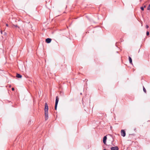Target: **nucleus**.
Listing matches in <instances>:
<instances>
[{
    "instance_id": "f257e3e1",
    "label": "nucleus",
    "mask_w": 150,
    "mask_h": 150,
    "mask_svg": "<svg viewBox=\"0 0 150 150\" xmlns=\"http://www.w3.org/2000/svg\"><path fill=\"white\" fill-rule=\"evenodd\" d=\"M59 100V98H58L57 96L56 97L55 105V107H54L55 109L56 110L57 109V104H58V103Z\"/></svg>"
},
{
    "instance_id": "f03ea898",
    "label": "nucleus",
    "mask_w": 150,
    "mask_h": 150,
    "mask_svg": "<svg viewBox=\"0 0 150 150\" xmlns=\"http://www.w3.org/2000/svg\"><path fill=\"white\" fill-rule=\"evenodd\" d=\"M45 112H48V106L47 103H45Z\"/></svg>"
},
{
    "instance_id": "7ed1b4c3",
    "label": "nucleus",
    "mask_w": 150,
    "mask_h": 150,
    "mask_svg": "<svg viewBox=\"0 0 150 150\" xmlns=\"http://www.w3.org/2000/svg\"><path fill=\"white\" fill-rule=\"evenodd\" d=\"M121 134L122 136L123 137H125L126 135V133L125 130L123 129L121 131Z\"/></svg>"
},
{
    "instance_id": "20e7f679",
    "label": "nucleus",
    "mask_w": 150,
    "mask_h": 150,
    "mask_svg": "<svg viewBox=\"0 0 150 150\" xmlns=\"http://www.w3.org/2000/svg\"><path fill=\"white\" fill-rule=\"evenodd\" d=\"M45 119L47 120L48 118V112H45Z\"/></svg>"
},
{
    "instance_id": "39448f33",
    "label": "nucleus",
    "mask_w": 150,
    "mask_h": 150,
    "mask_svg": "<svg viewBox=\"0 0 150 150\" xmlns=\"http://www.w3.org/2000/svg\"><path fill=\"white\" fill-rule=\"evenodd\" d=\"M107 139V137L106 136H105L103 138V143L107 145V144H106V141Z\"/></svg>"
},
{
    "instance_id": "423d86ee",
    "label": "nucleus",
    "mask_w": 150,
    "mask_h": 150,
    "mask_svg": "<svg viewBox=\"0 0 150 150\" xmlns=\"http://www.w3.org/2000/svg\"><path fill=\"white\" fill-rule=\"evenodd\" d=\"M110 149L111 150H118L119 148L117 146H115L111 147Z\"/></svg>"
},
{
    "instance_id": "0eeeda50",
    "label": "nucleus",
    "mask_w": 150,
    "mask_h": 150,
    "mask_svg": "<svg viewBox=\"0 0 150 150\" xmlns=\"http://www.w3.org/2000/svg\"><path fill=\"white\" fill-rule=\"evenodd\" d=\"M52 40V39L50 38H47L45 40V42L47 43H50Z\"/></svg>"
},
{
    "instance_id": "6e6552de",
    "label": "nucleus",
    "mask_w": 150,
    "mask_h": 150,
    "mask_svg": "<svg viewBox=\"0 0 150 150\" xmlns=\"http://www.w3.org/2000/svg\"><path fill=\"white\" fill-rule=\"evenodd\" d=\"M22 76L20 74L18 73L16 74V77L18 78H21Z\"/></svg>"
},
{
    "instance_id": "1a4fd4ad",
    "label": "nucleus",
    "mask_w": 150,
    "mask_h": 150,
    "mask_svg": "<svg viewBox=\"0 0 150 150\" xmlns=\"http://www.w3.org/2000/svg\"><path fill=\"white\" fill-rule=\"evenodd\" d=\"M129 63H131V64H132V58L130 57L129 56Z\"/></svg>"
},
{
    "instance_id": "9d476101",
    "label": "nucleus",
    "mask_w": 150,
    "mask_h": 150,
    "mask_svg": "<svg viewBox=\"0 0 150 150\" xmlns=\"http://www.w3.org/2000/svg\"><path fill=\"white\" fill-rule=\"evenodd\" d=\"M143 90L144 91L145 93H146V90L144 86H143Z\"/></svg>"
},
{
    "instance_id": "9b49d317",
    "label": "nucleus",
    "mask_w": 150,
    "mask_h": 150,
    "mask_svg": "<svg viewBox=\"0 0 150 150\" xmlns=\"http://www.w3.org/2000/svg\"><path fill=\"white\" fill-rule=\"evenodd\" d=\"M147 9L148 10H149L150 9V4H149L148 6Z\"/></svg>"
},
{
    "instance_id": "f8f14e48",
    "label": "nucleus",
    "mask_w": 150,
    "mask_h": 150,
    "mask_svg": "<svg viewBox=\"0 0 150 150\" xmlns=\"http://www.w3.org/2000/svg\"><path fill=\"white\" fill-rule=\"evenodd\" d=\"M149 31H147L146 33V35H147L148 36L149 35Z\"/></svg>"
},
{
    "instance_id": "ddd939ff",
    "label": "nucleus",
    "mask_w": 150,
    "mask_h": 150,
    "mask_svg": "<svg viewBox=\"0 0 150 150\" xmlns=\"http://www.w3.org/2000/svg\"><path fill=\"white\" fill-rule=\"evenodd\" d=\"M141 9L142 11H143L144 10V8L143 7H141Z\"/></svg>"
},
{
    "instance_id": "4468645a",
    "label": "nucleus",
    "mask_w": 150,
    "mask_h": 150,
    "mask_svg": "<svg viewBox=\"0 0 150 150\" xmlns=\"http://www.w3.org/2000/svg\"><path fill=\"white\" fill-rule=\"evenodd\" d=\"M14 26L16 27H18L19 28V27L17 25H14Z\"/></svg>"
},
{
    "instance_id": "2eb2a0df",
    "label": "nucleus",
    "mask_w": 150,
    "mask_h": 150,
    "mask_svg": "<svg viewBox=\"0 0 150 150\" xmlns=\"http://www.w3.org/2000/svg\"><path fill=\"white\" fill-rule=\"evenodd\" d=\"M149 27V26L148 25H146V28H148Z\"/></svg>"
},
{
    "instance_id": "dca6fc26",
    "label": "nucleus",
    "mask_w": 150,
    "mask_h": 150,
    "mask_svg": "<svg viewBox=\"0 0 150 150\" xmlns=\"http://www.w3.org/2000/svg\"><path fill=\"white\" fill-rule=\"evenodd\" d=\"M14 89H14V88H12V91H14Z\"/></svg>"
},
{
    "instance_id": "f3484780",
    "label": "nucleus",
    "mask_w": 150,
    "mask_h": 150,
    "mask_svg": "<svg viewBox=\"0 0 150 150\" xmlns=\"http://www.w3.org/2000/svg\"><path fill=\"white\" fill-rule=\"evenodd\" d=\"M8 87L9 88H10L11 87V85H9Z\"/></svg>"
},
{
    "instance_id": "a211bd4d",
    "label": "nucleus",
    "mask_w": 150,
    "mask_h": 150,
    "mask_svg": "<svg viewBox=\"0 0 150 150\" xmlns=\"http://www.w3.org/2000/svg\"><path fill=\"white\" fill-rule=\"evenodd\" d=\"M6 32H5V33H4V35H6Z\"/></svg>"
},
{
    "instance_id": "6ab92c4d",
    "label": "nucleus",
    "mask_w": 150,
    "mask_h": 150,
    "mask_svg": "<svg viewBox=\"0 0 150 150\" xmlns=\"http://www.w3.org/2000/svg\"><path fill=\"white\" fill-rule=\"evenodd\" d=\"M6 26H7V27H8V25L7 24H6Z\"/></svg>"
},
{
    "instance_id": "aec40b11",
    "label": "nucleus",
    "mask_w": 150,
    "mask_h": 150,
    "mask_svg": "<svg viewBox=\"0 0 150 150\" xmlns=\"http://www.w3.org/2000/svg\"><path fill=\"white\" fill-rule=\"evenodd\" d=\"M1 34H2V30H1Z\"/></svg>"
},
{
    "instance_id": "412c9836",
    "label": "nucleus",
    "mask_w": 150,
    "mask_h": 150,
    "mask_svg": "<svg viewBox=\"0 0 150 150\" xmlns=\"http://www.w3.org/2000/svg\"><path fill=\"white\" fill-rule=\"evenodd\" d=\"M146 7V6H144V8H145V7Z\"/></svg>"
},
{
    "instance_id": "4be33fe9",
    "label": "nucleus",
    "mask_w": 150,
    "mask_h": 150,
    "mask_svg": "<svg viewBox=\"0 0 150 150\" xmlns=\"http://www.w3.org/2000/svg\"><path fill=\"white\" fill-rule=\"evenodd\" d=\"M103 150H106V149H103Z\"/></svg>"
},
{
    "instance_id": "5701e85b",
    "label": "nucleus",
    "mask_w": 150,
    "mask_h": 150,
    "mask_svg": "<svg viewBox=\"0 0 150 150\" xmlns=\"http://www.w3.org/2000/svg\"><path fill=\"white\" fill-rule=\"evenodd\" d=\"M109 135L110 136H111L112 135H111L109 134Z\"/></svg>"
},
{
    "instance_id": "b1692460",
    "label": "nucleus",
    "mask_w": 150,
    "mask_h": 150,
    "mask_svg": "<svg viewBox=\"0 0 150 150\" xmlns=\"http://www.w3.org/2000/svg\"><path fill=\"white\" fill-rule=\"evenodd\" d=\"M142 0H140V1L141 2V1Z\"/></svg>"
}]
</instances>
